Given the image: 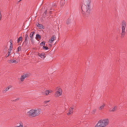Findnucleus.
Instances as JSON below:
<instances>
[{
    "label": "nucleus",
    "instance_id": "f257e3e1",
    "mask_svg": "<svg viewBox=\"0 0 127 127\" xmlns=\"http://www.w3.org/2000/svg\"><path fill=\"white\" fill-rule=\"evenodd\" d=\"M87 5H83L82 6L81 12L83 16L86 17H89L90 14V2L86 3Z\"/></svg>",
    "mask_w": 127,
    "mask_h": 127
},
{
    "label": "nucleus",
    "instance_id": "f03ea898",
    "mask_svg": "<svg viewBox=\"0 0 127 127\" xmlns=\"http://www.w3.org/2000/svg\"><path fill=\"white\" fill-rule=\"evenodd\" d=\"M126 27V22L124 20L122 21V32L121 34V37H123L125 34V29Z\"/></svg>",
    "mask_w": 127,
    "mask_h": 127
},
{
    "label": "nucleus",
    "instance_id": "7ed1b4c3",
    "mask_svg": "<svg viewBox=\"0 0 127 127\" xmlns=\"http://www.w3.org/2000/svg\"><path fill=\"white\" fill-rule=\"evenodd\" d=\"M55 90L57 91L55 95L56 97H58L61 95L62 94V90L58 87H57Z\"/></svg>",
    "mask_w": 127,
    "mask_h": 127
},
{
    "label": "nucleus",
    "instance_id": "20e7f679",
    "mask_svg": "<svg viewBox=\"0 0 127 127\" xmlns=\"http://www.w3.org/2000/svg\"><path fill=\"white\" fill-rule=\"evenodd\" d=\"M35 111L34 110L32 109L30 110L27 112V115L30 117H35Z\"/></svg>",
    "mask_w": 127,
    "mask_h": 127
},
{
    "label": "nucleus",
    "instance_id": "39448f33",
    "mask_svg": "<svg viewBox=\"0 0 127 127\" xmlns=\"http://www.w3.org/2000/svg\"><path fill=\"white\" fill-rule=\"evenodd\" d=\"M101 123L102 124V125L104 127L106 126L108 124L109 122V120L107 119H105L103 120H100Z\"/></svg>",
    "mask_w": 127,
    "mask_h": 127
},
{
    "label": "nucleus",
    "instance_id": "423d86ee",
    "mask_svg": "<svg viewBox=\"0 0 127 127\" xmlns=\"http://www.w3.org/2000/svg\"><path fill=\"white\" fill-rule=\"evenodd\" d=\"M30 75V74L29 73L23 74V75H22L20 77V80L21 81H23L24 80L25 78L27 77Z\"/></svg>",
    "mask_w": 127,
    "mask_h": 127
},
{
    "label": "nucleus",
    "instance_id": "0eeeda50",
    "mask_svg": "<svg viewBox=\"0 0 127 127\" xmlns=\"http://www.w3.org/2000/svg\"><path fill=\"white\" fill-rule=\"evenodd\" d=\"M34 110L35 111L34 113L35 117L38 116L41 113V109H37Z\"/></svg>",
    "mask_w": 127,
    "mask_h": 127
},
{
    "label": "nucleus",
    "instance_id": "6e6552de",
    "mask_svg": "<svg viewBox=\"0 0 127 127\" xmlns=\"http://www.w3.org/2000/svg\"><path fill=\"white\" fill-rule=\"evenodd\" d=\"M95 127H104L102 125L100 120L98 122L97 124L95 126Z\"/></svg>",
    "mask_w": 127,
    "mask_h": 127
},
{
    "label": "nucleus",
    "instance_id": "1a4fd4ad",
    "mask_svg": "<svg viewBox=\"0 0 127 127\" xmlns=\"http://www.w3.org/2000/svg\"><path fill=\"white\" fill-rule=\"evenodd\" d=\"M117 108L116 106H115L113 108H111L110 109L109 111L110 112H114L115 111Z\"/></svg>",
    "mask_w": 127,
    "mask_h": 127
},
{
    "label": "nucleus",
    "instance_id": "9d476101",
    "mask_svg": "<svg viewBox=\"0 0 127 127\" xmlns=\"http://www.w3.org/2000/svg\"><path fill=\"white\" fill-rule=\"evenodd\" d=\"M55 38V36L54 35L52 37L51 39L49 40V42L51 43H52Z\"/></svg>",
    "mask_w": 127,
    "mask_h": 127
},
{
    "label": "nucleus",
    "instance_id": "9b49d317",
    "mask_svg": "<svg viewBox=\"0 0 127 127\" xmlns=\"http://www.w3.org/2000/svg\"><path fill=\"white\" fill-rule=\"evenodd\" d=\"M25 41H25L27 42V43H28V42L29 39V38L28 35V34H26L25 35Z\"/></svg>",
    "mask_w": 127,
    "mask_h": 127
},
{
    "label": "nucleus",
    "instance_id": "f8f14e48",
    "mask_svg": "<svg viewBox=\"0 0 127 127\" xmlns=\"http://www.w3.org/2000/svg\"><path fill=\"white\" fill-rule=\"evenodd\" d=\"M105 106V105L104 104H103L99 107L98 109L100 110H102L104 109V107Z\"/></svg>",
    "mask_w": 127,
    "mask_h": 127
},
{
    "label": "nucleus",
    "instance_id": "ddd939ff",
    "mask_svg": "<svg viewBox=\"0 0 127 127\" xmlns=\"http://www.w3.org/2000/svg\"><path fill=\"white\" fill-rule=\"evenodd\" d=\"M37 26L40 29H44V27L42 24H38Z\"/></svg>",
    "mask_w": 127,
    "mask_h": 127
},
{
    "label": "nucleus",
    "instance_id": "4468645a",
    "mask_svg": "<svg viewBox=\"0 0 127 127\" xmlns=\"http://www.w3.org/2000/svg\"><path fill=\"white\" fill-rule=\"evenodd\" d=\"M8 62L9 63H17V61L14 60H9Z\"/></svg>",
    "mask_w": 127,
    "mask_h": 127
},
{
    "label": "nucleus",
    "instance_id": "2eb2a0df",
    "mask_svg": "<svg viewBox=\"0 0 127 127\" xmlns=\"http://www.w3.org/2000/svg\"><path fill=\"white\" fill-rule=\"evenodd\" d=\"M90 63L88 61L87 62L85 63V64L86 65V67L87 69L89 68V65L90 64Z\"/></svg>",
    "mask_w": 127,
    "mask_h": 127
},
{
    "label": "nucleus",
    "instance_id": "dca6fc26",
    "mask_svg": "<svg viewBox=\"0 0 127 127\" xmlns=\"http://www.w3.org/2000/svg\"><path fill=\"white\" fill-rule=\"evenodd\" d=\"M10 88L9 87H8L7 88L4 89L3 91V93H5Z\"/></svg>",
    "mask_w": 127,
    "mask_h": 127
},
{
    "label": "nucleus",
    "instance_id": "f3484780",
    "mask_svg": "<svg viewBox=\"0 0 127 127\" xmlns=\"http://www.w3.org/2000/svg\"><path fill=\"white\" fill-rule=\"evenodd\" d=\"M14 127H23V123L21 122H20V125L18 126H16Z\"/></svg>",
    "mask_w": 127,
    "mask_h": 127
},
{
    "label": "nucleus",
    "instance_id": "a211bd4d",
    "mask_svg": "<svg viewBox=\"0 0 127 127\" xmlns=\"http://www.w3.org/2000/svg\"><path fill=\"white\" fill-rule=\"evenodd\" d=\"M50 93V92L48 90H47L45 92V93L44 95H48Z\"/></svg>",
    "mask_w": 127,
    "mask_h": 127
},
{
    "label": "nucleus",
    "instance_id": "6ab92c4d",
    "mask_svg": "<svg viewBox=\"0 0 127 127\" xmlns=\"http://www.w3.org/2000/svg\"><path fill=\"white\" fill-rule=\"evenodd\" d=\"M45 55L43 53H42L41 54L39 55V56L42 58L43 59L45 57Z\"/></svg>",
    "mask_w": 127,
    "mask_h": 127
},
{
    "label": "nucleus",
    "instance_id": "aec40b11",
    "mask_svg": "<svg viewBox=\"0 0 127 127\" xmlns=\"http://www.w3.org/2000/svg\"><path fill=\"white\" fill-rule=\"evenodd\" d=\"M10 49H9V51H8V56H9L10 55L11 52V49L12 48V47H11V46H10Z\"/></svg>",
    "mask_w": 127,
    "mask_h": 127
},
{
    "label": "nucleus",
    "instance_id": "412c9836",
    "mask_svg": "<svg viewBox=\"0 0 127 127\" xmlns=\"http://www.w3.org/2000/svg\"><path fill=\"white\" fill-rule=\"evenodd\" d=\"M22 39V36L19 37V38H18L17 40V42L18 43L19 42V41L21 40Z\"/></svg>",
    "mask_w": 127,
    "mask_h": 127
},
{
    "label": "nucleus",
    "instance_id": "4be33fe9",
    "mask_svg": "<svg viewBox=\"0 0 127 127\" xmlns=\"http://www.w3.org/2000/svg\"><path fill=\"white\" fill-rule=\"evenodd\" d=\"M36 37H37V38H40L41 37L38 34H36V37L35 38H36Z\"/></svg>",
    "mask_w": 127,
    "mask_h": 127
},
{
    "label": "nucleus",
    "instance_id": "5701e85b",
    "mask_svg": "<svg viewBox=\"0 0 127 127\" xmlns=\"http://www.w3.org/2000/svg\"><path fill=\"white\" fill-rule=\"evenodd\" d=\"M17 50L18 52H19L21 50L20 46H19L18 47Z\"/></svg>",
    "mask_w": 127,
    "mask_h": 127
},
{
    "label": "nucleus",
    "instance_id": "b1692460",
    "mask_svg": "<svg viewBox=\"0 0 127 127\" xmlns=\"http://www.w3.org/2000/svg\"><path fill=\"white\" fill-rule=\"evenodd\" d=\"M42 48L43 49H44L45 50H47L48 49V47L44 46H43Z\"/></svg>",
    "mask_w": 127,
    "mask_h": 127
},
{
    "label": "nucleus",
    "instance_id": "393cba45",
    "mask_svg": "<svg viewBox=\"0 0 127 127\" xmlns=\"http://www.w3.org/2000/svg\"><path fill=\"white\" fill-rule=\"evenodd\" d=\"M73 109L72 108H70L69 109V112H70L71 113H72V110Z\"/></svg>",
    "mask_w": 127,
    "mask_h": 127
},
{
    "label": "nucleus",
    "instance_id": "a878e982",
    "mask_svg": "<svg viewBox=\"0 0 127 127\" xmlns=\"http://www.w3.org/2000/svg\"><path fill=\"white\" fill-rule=\"evenodd\" d=\"M40 44L42 45H45V43L44 41L40 43Z\"/></svg>",
    "mask_w": 127,
    "mask_h": 127
},
{
    "label": "nucleus",
    "instance_id": "bb28decb",
    "mask_svg": "<svg viewBox=\"0 0 127 127\" xmlns=\"http://www.w3.org/2000/svg\"><path fill=\"white\" fill-rule=\"evenodd\" d=\"M52 5L54 7H55L56 6V4L55 3L53 2L52 4Z\"/></svg>",
    "mask_w": 127,
    "mask_h": 127
},
{
    "label": "nucleus",
    "instance_id": "cd10ccee",
    "mask_svg": "<svg viewBox=\"0 0 127 127\" xmlns=\"http://www.w3.org/2000/svg\"><path fill=\"white\" fill-rule=\"evenodd\" d=\"M70 22V20L69 19H68L66 21V23L67 24H68Z\"/></svg>",
    "mask_w": 127,
    "mask_h": 127
},
{
    "label": "nucleus",
    "instance_id": "c85d7f7f",
    "mask_svg": "<svg viewBox=\"0 0 127 127\" xmlns=\"http://www.w3.org/2000/svg\"><path fill=\"white\" fill-rule=\"evenodd\" d=\"M50 101V100H48L47 101H45L44 102V103L45 104H46L48 102H49Z\"/></svg>",
    "mask_w": 127,
    "mask_h": 127
},
{
    "label": "nucleus",
    "instance_id": "c756f323",
    "mask_svg": "<svg viewBox=\"0 0 127 127\" xmlns=\"http://www.w3.org/2000/svg\"><path fill=\"white\" fill-rule=\"evenodd\" d=\"M33 34H32L31 33V34H30V38H33Z\"/></svg>",
    "mask_w": 127,
    "mask_h": 127
},
{
    "label": "nucleus",
    "instance_id": "7c9ffc66",
    "mask_svg": "<svg viewBox=\"0 0 127 127\" xmlns=\"http://www.w3.org/2000/svg\"><path fill=\"white\" fill-rule=\"evenodd\" d=\"M10 45L11 46L12 45V40L11 39H10Z\"/></svg>",
    "mask_w": 127,
    "mask_h": 127
},
{
    "label": "nucleus",
    "instance_id": "2f4dec72",
    "mask_svg": "<svg viewBox=\"0 0 127 127\" xmlns=\"http://www.w3.org/2000/svg\"><path fill=\"white\" fill-rule=\"evenodd\" d=\"M31 40L32 42H33V38H31Z\"/></svg>",
    "mask_w": 127,
    "mask_h": 127
},
{
    "label": "nucleus",
    "instance_id": "473e14b6",
    "mask_svg": "<svg viewBox=\"0 0 127 127\" xmlns=\"http://www.w3.org/2000/svg\"><path fill=\"white\" fill-rule=\"evenodd\" d=\"M47 12V10H46L44 12V14H45V15H46V12Z\"/></svg>",
    "mask_w": 127,
    "mask_h": 127
},
{
    "label": "nucleus",
    "instance_id": "72a5a7b5",
    "mask_svg": "<svg viewBox=\"0 0 127 127\" xmlns=\"http://www.w3.org/2000/svg\"><path fill=\"white\" fill-rule=\"evenodd\" d=\"M71 113L70 112H69L68 113H67V114L68 115H70V114Z\"/></svg>",
    "mask_w": 127,
    "mask_h": 127
},
{
    "label": "nucleus",
    "instance_id": "f704fd0d",
    "mask_svg": "<svg viewBox=\"0 0 127 127\" xmlns=\"http://www.w3.org/2000/svg\"><path fill=\"white\" fill-rule=\"evenodd\" d=\"M32 34L33 35L34 33V31H33L31 32Z\"/></svg>",
    "mask_w": 127,
    "mask_h": 127
},
{
    "label": "nucleus",
    "instance_id": "c9c22d12",
    "mask_svg": "<svg viewBox=\"0 0 127 127\" xmlns=\"http://www.w3.org/2000/svg\"><path fill=\"white\" fill-rule=\"evenodd\" d=\"M96 109H94L93 110V111H94V112H95L96 111Z\"/></svg>",
    "mask_w": 127,
    "mask_h": 127
},
{
    "label": "nucleus",
    "instance_id": "e433bc0d",
    "mask_svg": "<svg viewBox=\"0 0 127 127\" xmlns=\"http://www.w3.org/2000/svg\"><path fill=\"white\" fill-rule=\"evenodd\" d=\"M45 93L44 92H42V94H43L44 95L45 94Z\"/></svg>",
    "mask_w": 127,
    "mask_h": 127
},
{
    "label": "nucleus",
    "instance_id": "4c0bfd02",
    "mask_svg": "<svg viewBox=\"0 0 127 127\" xmlns=\"http://www.w3.org/2000/svg\"><path fill=\"white\" fill-rule=\"evenodd\" d=\"M50 93H51L52 92V91L51 90H50Z\"/></svg>",
    "mask_w": 127,
    "mask_h": 127
},
{
    "label": "nucleus",
    "instance_id": "58836bf2",
    "mask_svg": "<svg viewBox=\"0 0 127 127\" xmlns=\"http://www.w3.org/2000/svg\"><path fill=\"white\" fill-rule=\"evenodd\" d=\"M8 56H8V55H7L6 56H5V57L6 58V57H7Z\"/></svg>",
    "mask_w": 127,
    "mask_h": 127
},
{
    "label": "nucleus",
    "instance_id": "ea45409f",
    "mask_svg": "<svg viewBox=\"0 0 127 127\" xmlns=\"http://www.w3.org/2000/svg\"><path fill=\"white\" fill-rule=\"evenodd\" d=\"M51 11H50L49 12V13L50 14H51Z\"/></svg>",
    "mask_w": 127,
    "mask_h": 127
},
{
    "label": "nucleus",
    "instance_id": "a19ab883",
    "mask_svg": "<svg viewBox=\"0 0 127 127\" xmlns=\"http://www.w3.org/2000/svg\"><path fill=\"white\" fill-rule=\"evenodd\" d=\"M50 45V46H52V45H51H51Z\"/></svg>",
    "mask_w": 127,
    "mask_h": 127
},
{
    "label": "nucleus",
    "instance_id": "79ce46f5",
    "mask_svg": "<svg viewBox=\"0 0 127 127\" xmlns=\"http://www.w3.org/2000/svg\"><path fill=\"white\" fill-rule=\"evenodd\" d=\"M76 98H77V96H76Z\"/></svg>",
    "mask_w": 127,
    "mask_h": 127
},
{
    "label": "nucleus",
    "instance_id": "37998d69",
    "mask_svg": "<svg viewBox=\"0 0 127 127\" xmlns=\"http://www.w3.org/2000/svg\"><path fill=\"white\" fill-rule=\"evenodd\" d=\"M21 0H20L19 1H21Z\"/></svg>",
    "mask_w": 127,
    "mask_h": 127
}]
</instances>
